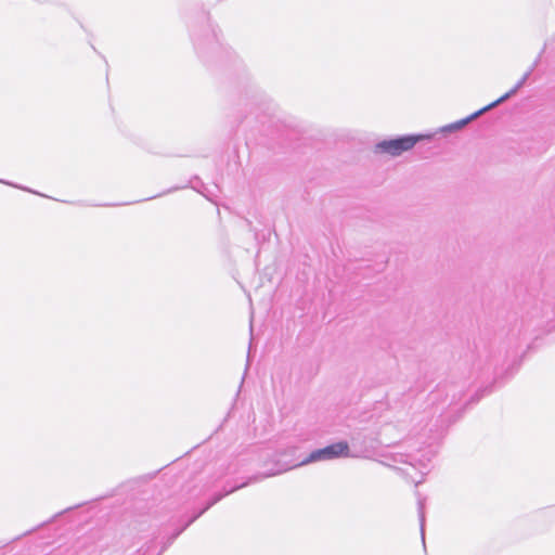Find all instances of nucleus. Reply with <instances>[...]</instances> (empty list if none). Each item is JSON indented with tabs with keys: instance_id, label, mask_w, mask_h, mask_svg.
<instances>
[{
	"instance_id": "nucleus-3",
	"label": "nucleus",
	"mask_w": 555,
	"mask_h": 555,
	"mask_svg": "<svg viewBox=\"0 0 555 555\" xmlns=\"http://www.w3.org/2000/svg\"><path fill=\"white\" fill-rule=\"evenodd\" d=\"M448 417L449 416L440 415L436 423L429 428L430 436L428 440L422 441V444H425L424 447H418L411 452H396L393 454V461L408 464L424 475L433 459L438 454L439 444L450 425V423H447Z\"/></svg>"
},
{
	"instance_id": "nucleus-6",
	"label": "nucleus",
	"mask_w": 555,
	"mask_h": 555,
	"mask_svg": "<svg viewBox=\"0 0 555 555\" xmlns=\"http://www.w3.org/2000/svg\"><path fill=\"white\" fill-rule=\"evenodd\" d=\"M245 107L248 108L247 115H245L244 120L255 119L260 122H264L267 119H271V117L267 114L269 109V103L266 101L264 94L260 92V90L256 88H251L244 99Z\"/></svg>"
},
{
	"instance_id": "nucleus-12",
	"label": "nucleus",
	"mask_w": 555,
	"mask_h": 555,
	"mask_svg": "<svg viewBox=\"0 0 555 555\" xmlns=\"http://www.w3.org/2000/svg\"><path fill=\"white\" fill-rule=\"evenodd\" d=\"M22 190L40 195V193L35 192V191H33V190H30V189H27V188H22ZM41 197H44V194H41Z\"/></svg>"
},
{
	"instance_id": "nucleus-5",
	"label": "nucleus",
	"mask_w": 555,
	"mask_h": 555,
	"mask_svg": "<svg viewBox=\"0 0 555 555\" xmlns=\"http://www.w3.org/2000/svg\"><path fill=\"white\" fill-rule=\"evenodd\" d=\"M531 72H532V68L529 69L527 73H525L524 76L518 80V82L509 91H507L505 94L500 96L498 100H495L494 102L486 105L485 107L478 109L477 112L470 114L469 116H467V117H465V118H463L461 120H457L455 122H452L450 125H447V126L442 127L440 129L441 132L450 133V132L460 130L464 126H466L469 121L474 120L476 117H478L479 115H481L486 111H488V109L499 105L500 103H502V102L506 101L507 99H509L511 96H513L526 83V81L529 78Z\"/></svg>"
},
{
	"instance_id": "nucleus-2",
	"label": "nucleus",
	"mask_w": 555,
	"mask_h": 555,
	"mask_svg": "<svg viewBox=\"0 0 555 555\" xmlns=\"http://www.w3.org/2000/svg\"><path fill=\"white\" fill-rule=\"evenodd\" d=\"M366 436H363L360 430H356L351 434L350 444L348 441L341 440L324 448L315 449L310 452V454L302 460L299 464H294L287 466L285 468H279L274 472H270L268 474L261 476H253L249 477L246 481L249 483L260 480L264 477L274 476L276 474H281L282 472L288 470L293 467H297L300 465H306L314 462L330 461L336 459H345V457H359L363 451L367 450Z\"/></svg>"
},
{
	"instance_id": "nucleus-1",
	"label": "nucleus",
	"mask_w": 555,
	"mask_h": 555,
	"mask_svg": "<svg viewBox=\"0 0 555 555\" xmlns=\"http://www.w3.org/2000/svg\"><path fill=\"white\" fill-rule=\"evenodd\" d=\"M185 18L194 51L204 65H217L231 55V48L222 42L221 30L208 11L196 5L188 10Z\"/></svg>"
},
{
	"instance_id": "nucleus-9",
	"label": "nucleus",
	"mask_w": 555,
	"mask_h": 555,
	"mask_svg": "<svg viewBox=\"0 0 555 555\" xmlns=\"http://www.w3.org/2000/svg\"><path fill=\"white\" fill-rule=\"evenodd\" d=\"M425 500L418 499L417 501V512H418V519H420V527H421V534L423 541L425 540Z\"/></svg>"
},
{
	"instance_id": "nucleus-7",
	"label": "nucleus",
	"mask_w": 555,
	"mask_h": 555,
	"mask_svg": "<svg viewBox=\"0 0 555 555\" xmlns=\"http://www.w3.org/2000/svg\"><path fill=\"white\" fill-rule=\"evenodd\" d=\"M494 375L495 376H494L493 382L491 384L487 385L486 387H482V388H479L478 390H476L475 393L466 402L465 406L479 402V400L481 398L491 393L496 388V386L498 387L502 386V383L500 382L499 372L496 370L494 371Z\"/></svg>"
},
{
	"instance_id": "nucleus-8",
	"label": "nucleus",
	"mask_w": 555,
	"mask_h": 555,
	"mask_svg": "<svg viewBox=\"0 0 555 555\" xmlns=\"http://www.w3.org/2000/svg\"><path fill=\"white\" fill-rule=\"evenodd\" d=\"M190 183L192 189L204 195L207 199L214 202L212 197L215 196V192L209 190L198 177H194Z\"/></svg>"
},
{
	"instance_id": "nucleus-10",
	"label": "nucleus",
	"mask_w": 555,
	"mask_h": 555,
	"mask_svg": "<svg viewBox=\"0 0 555 555\" xmlns=\"http://www.w3.org/2000/svg\"><path fill=\"white\" fill-rule=\"evenodd\" d=\"M82 505H83V503H82V504H77V505H75V506L67 507V508H65L64 511L56 513V514H55V515H54L50 520H48V521H47V524L54 521V520H55L56 518H59L60 516H63V515H65V514H67V513H69V512H72V511H74V509H76V508H78V507H80V506H82ZM43 525H46V522H43V524H42V526H43Z\"/></svg>"
},
{
	"instance_id": "nucleus-11",
	"label": "nucleus",
	"mask_w": 555,
	"mask_h": 555,
	"mask_svg": "<svg viewBox=\"0 0 555 555\" xmlns=\"http://www.w3.org/2000/svg\"><path fill=\"white\" fill-rule=\"evenodd\" d=\"M0 182H1V183H4V184H7V185H12V186H14V188H18V189H22V188H23V186H18V185H16V184H13V183L8 182V181H4V180H0Z\"/></svg>"
},
{
	"instance_id": "nucleus-4",
	"label": "nucleus",
	"mask_w": 555,
	"mask_h": 555,
	"mask_svg": "<svg viewBox=\"0 0 555 555\" xmlns=\"http://www.w3.org/2000/svg\"><path fill=\"white\" fill-rule=\"evenodd\" d=\"M431 134H403L391 139L379 141L375 144V152L388 154L391 156H400L402 153L412 150L418 142L424 139L430 140Z\"/></svg>"
}]
</instances>
